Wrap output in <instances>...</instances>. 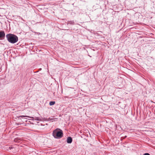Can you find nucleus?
Returning <instances> with one entry per match:
<instances>
[{"mask_svg": "<svg viewBox=\"0 0 155 155\" xmlns=\"http://www.w3.org/2000/svg\"><path fill=\"white\" fill-rule=\"evenodd\" d=\"M6 37L8 41L10 43L14 44L16 43L18 40L17 36L15 35L8 34L6 35Z\"/></svg>", "mask_w": 155, "mask_h": 155, "instance_id": "1", "label": "nucleus"}, {"mask_svg": "<svg viewBox=\"0 0 155 155\" xmlns=\"http://www.w3.org/2000/svg\"><path fill=\"white\" fill-rule=\"evenodd\" d=\"M53 136L55 138H60L63 136L62 131L58 128L54 130L53 132Z\"/></svg>", "mask_w": 155, "mask_h": 155, "instance_id": "2", "label": "nucleus"}, {"mask_svg": "<svg viewBox=\"0 0 155 155\" xmlns=\"http://www.w3.org/2000/svg\"><path fill=\"white\" fill-rule=\"evenodd\" d=\"M5 34L3 31H0V40L3 39L5 37Z\"/></svg>", "mask_w": 155, "mask_h": 155, "instance_id": "3", "label": "nucleus"}, {"mask_svg": "<svg viewBox=\"0 0 155 155\" xmlns=\"http://www.w3.org/2000/svg\"><path fill=\"white\" fill-rule=\"evenodd\" d=\"M72 140L71 137H68L67 139V142L68 143H71L72 142Z\"/></svg>", "mask_w": 155, "mask_h": 155, "instance_id": "4", "label": "nucleus"}, {"mask_svg": "<svg viewBox=\"0 0 155 155\" xmlns=\"http://www.w3.org/2000/svg\"><path fill=\"white\" fill-rule=\"evenodd\" d=\"M19 117H27L30 118H33V117H29V116H27L22 115V116H19Z\"/></svg>", "mask_w": 155, "mask_h": 155, "instance_id": "5", "label": "nucleus"}, {"mask_svg": "<svg viewBox=\"0 0 155 155\" xmlns=\"http://www.w3.org/2000/svg\"><path fill=\"white\" fill-rule=\"evenodd\" d=\"M55 104V102L54 101H51L49 103V104L51 106L54 105Z\"/></svg>", "mask_w": 155, "mask_h": 155, "instance_id": "6", "label": "nucleus"}, {"mask_svg": "<svg viewBox=\"0 0 155 155\" xmlns=\"http://www.w3.org/2000/svg\"><path fill=\"white\" fill-rule=\"evenodd\" d=\"M14 141L16 142H19L20 141V140L18 138H16L14 139Z\"/></svg>", "mask_w": 155, "mask_h": 155, "instance_id": "7", "label": "nucleus"}, {"mask_svg": "<svg viewBox=\"0 0 155 155\" xmlns=\"http://www.w3.org/2000/svg\"><path fill=\"white\" fill-rule=\"evenodd\" d=\"M73 23H74V22L73 21H71L69 22V23L70 24H73Z\"/></svg>", "mask_w": 155, "mask_h": 155, "instance_id": "8", "label": "nucleus"}, {"mask_svg": "<svg viewBox=\"0 0 155 155\" xmlns=\"http://www.w3.org/2000/svg\"><path fill=\"white\" fill-rule=\"evenodd\" d=\"M143 155H150L149 153H145V154H144Z\"/></svg>", "mask_w": 155, "mask_h": 155, "instance_id": "9", "label": "nucleus"}, {"mask_svg": "<svg viewBox=\"0 0 155 155\" xmlns=\"http://www.w3.org/2000/svg\"><path fill=\"white\" fill-rule=\"evenodd\" d=\"M35 120H39L38 118V117H36L35 119Z\"/></svg>", "mask_w": 155, "mask_h": 155, "instance_id": "10", "label": "nucleus"}, {"mask_svg": "<svg viewBox=\"0 0 155 155\" xmlns=\"http://www.w3.org/2000/svg\"><path fill=\"white\" fill-rule=\"evenodd\" d=\"M73 67L74 68H78V67Z\"/></svg>", "mask_w": 155, "mask_h": 155, "instance_id": "11", "label": "nucleus"}]
</instances>
